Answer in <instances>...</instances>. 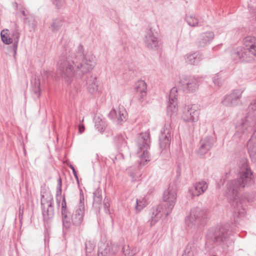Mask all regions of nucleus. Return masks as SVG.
<instances>
[{"mask_svg":"<svg viewBox=\"0 0 256 256\" xmlns=\"http://www.w3.org/2000/svg\"><path fill=\"white\" fill-rule=\"evenodd\" d=\"M96 64V58L94 54L92 52L84 54V47L80 44L76 54L69 51L65 58L60 57L58 63V72L64 78H80L90 72Z\"/></svg>","mask_w":256,"mask_h":256,"instance_id":"obj_1","label":"nucleus"},{"mask_svg":"<svg viewBox=\"0 0 256 256\" xmlns=\"http://www.w3.org/2000/svg\"><path fill=\"white\" fill-rule=\"evenodd\" d=\"M230 232L228 224L217 226L209 230L206 238V246L209 250L218 248L225 249L228 246Z\"/></svg>","mask_w":256,"mask_h":256,"instance_id":"obj_2","label":"nucleus"},{"mask_svg":"<svg viewBox=\"0 0 256 256\" xmlns=\"http://www.w3.org/2000/svg\"><path fill=\"white\" fill-rule=\"evenodd\" d=\"M176 192L174 186H170L168 190L164 192L162 198L166 204L152 209L151 226L158 222V218L163 216L166 218L171 212L176 204Z\"/></svg>","mask_w":256,"mask_h":256,"instance_id":"obj_3","label":"nucleus"},{"mask_svg":"<svg viewBox=\"0 0 256 256\" xmlns=\"http://www.w3.org/2000/svg\"><path fill=\"white\" fill-rule=\"evenodd\" d=\"M240 189V179L232 180L227 184L226 195L228 198L232 201V206L234 209V220L235 224H239L240 221V198L239 190Z\"/></svg>","mask_w":256,"mask_h":256,"instance_id":"obj_4","label":"nucleus"},{"mask_svg":"<svg viewBox=\"0 0 256 256\" xmlns=\"http://www.w3.org/2000/svg\"><path fill=\"white\" fill-rule=\"evenodd\" d=\"M207 211L200 208H194L190 212V214L186 216V224L190 228H196L202 224L207 218Z\"/></svg>","mask_w":256,"mask_h":256,"instance_id":"obj_5","label":"nucleus"},{"mask_svg":"<svg viewBox=\"0 0 256 256\" xmlns=\"http://www.w3.org/2000/svg\"><path fill=\"white\" fill-rule=\"evenodd\" d=\"M137 144L139 148L143 151V153L140 156L139 165L145 166L150 160V157L148 149L150 146V135L149 133L144 132L140 134L137 138Z\"/></svg>","mask_w":256,"mask_h":256,"instance_id":"obj_6","label":"nucleus"},{"mask_svg":"<svg viewBox=\"0 0 256 256\" xmlns=\"http://www.w3.org/2000/svg\"><path fill=\"white\" fill-rule=\"evenodd\" d=\"M256 125V99L252 101L248 108V112L241 122V132H250Z\"/></svg>","mask_w":256,"mask_h":256,"instance_id":"obj_7","label":"nucleus"},{"mask_svg":"<svg viewBox=\"0 0 256 256\" xmlns=\"http://www.w3.org/2000/svg\"><path fill=\"white\" fill-rule=\"evenodd\" d=\"M254 182V176L248 164V160L242 158L241 160V188H250Z\"/></svg>","mask_w":256,"mask_h":256,"instance_id":"obj_8","label":"nucleus"},{"mask_svg":"<svg viewBox=\"0 0 256 256\" xmlns=\"http://www.w3.org/2000/svg\"><path fill=\"white\" fill-rule=\"evenodd\" d=\"M41 204L44 220L48 221L54 216V202L51 195L41 194Z\"/></svg>","mask_w":256,"mask_h":256,"instance_id":"obj_9","label":"nucleus"},{"mask_svg":"<svg viewBox=\"0 0 256 256\" xmlns=\"http://www.w3.org/2000/svg\"><path fill=\"white\" fill-rule=\"evenodd\" d=\"M172 120H168L166 121L162 130L159 138L160 146L162 150H166L170 148L172 139Z\"/></svg>","mask_w":256,"mask_h":256,"instance_id":"obj_10","label":"nucleus"},{"mask_svg":"<svg viewBox=\"0 0 256 256\" xmlns=\"http://www.w3.org/2000/svg\"><path fill=\"white\" fill-rule=\"evenodd\" d=\"M144 42L145 46L148 49L153 50H157L160 44L157 34L154 33V30L150 27H148L146 30Z\"/></svg>","mask_w":256,"mask_h":256,"instance_id":"obj_11","label":"nucleus"},{"mask_svg":"<svg viewBox=\"0 0 256 256\" xmlns=\"http://www.w3.org/2000/svg\"><path fill=\"white\" fill-rule=\"evenodd\" d=\"M84 210V196L82 194H80L78 207L76 208L70 217L71 222L76 226H80L83 221Z\"/></svg>","mask_w":256,"mask_h":256,"instance_id":"obj_12","label":"nucleus"},{"mask_svg":"<svg viewBox=\"0 0 256 256\" xmlns=\"http://www.w3.org/2000/svg\"><path fill=\"white\" fill-rule=\"evenodd\" d=\"M198 79L194 77H186L180 79L178 86L183 91L192 92L196 91L198 88Z\"/></svg>","mask_w":256,"mask_h":256,"instance_id":"obj_13","label":"nucleus"},{"mask_svg":"<svg viewBox=\"0 0 256 256\" xmlns=\"http://www.w3.org/2000/svg\"><path fill=\"white\" fill-rule=\"evenodd\" d=\"M256 39L252 36H248L243 40L244 45L245 46L244 52L241 50V61L244 60V55L250 54L256 56Z\"/></svg>","mask_w":256,"mask_h":256,"instance_id":"obj_14","label":"nucleus"},{"mask_svg":"<svg viewBox=\"0 0 256 256\" xmlns=\"http://www.w3.org/2000/svg\"><path fill=\"white\" fill-rule=\"evenodd\" d=\"M199 112L195 105L186 106L184 111L182 119L185 122H195L198 120Z\"/></svg>","mask_w":256,"mask_h":256,"instance_id":"obj_15","label":"nucleus"},{"mask_svg":"<svg viewBox=\"0 0 256 256\" xmlns=\"http://www.w3.org/2000/svg\"><path fill=\"white\" fill-rule=\"evenodd\" d=\"M240 102V90H235L224 96L222 103L226 106H235Z\"/></svg>","mask_w":256,"mask_h":256,"instance_id":"obj_16","label":"nucleus"},{"mask_svg":"<svg viewBox=\"0 0 256 256\" xmlns=\"http://www.w3.org/2000/svg\"><path fill=\"white\" fill-rule=\"evenodd\" d=\"M108 116L119 124L126 120L127 112L123 106H119L116 109L112 108L109 112Z\"/></svg>","mask_w":256,"mask_h":256,"instance_id":"obj_17","label":"nucleus"},{"mask_svg":"<svg viewBox=\"0 0 256 256\" xmlns=\"http://www.w3.org/2000/svg\"><path fill=\"white\" fill-rule=\"evenodd\" d=\"M177 94L178 88L176 87L172 88L170 92L169 100L168 104V112L170 115L176 112L177 107Z\"/></svg>","mask_w":256,"mask_h":256,"instance_id":"obj_18","label":"nucleus"},{"mask_svg":"<svg viewBox=\"0 0 256 256\" xmlns=\"http://www.w3.org/2000/svg\"><path fill=\"white\" fill-rule=\"evenodd\" d=\"M208 184L204 180L194 183L189 188V192L192 196H198L204 193L208 190Z\"/></svg>","mask_w":256,"mask_h":256,"instance_id":"obj_19","label":"nucleus"},{"mask_svg":"<svg viewBox=\"0 0 256 256\" xmlns=\"http://www.w3.org/2000/svg\"><path fill=\"white\" fill-rule=\"evenodd\" d=\"M215 142L214 138L212 136H208L202 138L197 152L200 155L206 154L212 148Z\"/></svg>","mask_w":256,"mask_h":256,"instance_id":"obj_20","label":"nucleus"},{"mask_svg":"<svg viewBox=\"0 0 256 256\" xmlns=\"http://www.w3.org/2000/svg\"><path fill=\"white\" fill-rule=\"evenodd\" d=\"M214 34L212 32H208L200 34L198 38V46L204 48L214 38Z\"/></svg>","mask_w":256,"mask_h":256,"instance_id":"obj_21","label":"nucleus"},{"mask_svg":"<svg viewBox=\"0 0 256 256\" xmlns=\"http://www.w3.org/2000/svg\"><path fill=\"white\" fill-rule=\"evenodd\" d=\"M135 89L139 96V100L142 102L146 95L147 88L146 82L144 80L138 81L136 84Z\"/></svg>","mask_w":256,"mask_h":256,"instance_id":"obj_22","label":"nucleus"},{"mask_svg":"<svg viewBox=\"0 0 256 256\" xmlns=\"http://www.w3.org/2000/svg\"><path fill=\"white\" fill-rule=\"evenodd\" d=\"M186 62L190 65L197 64L202 58L198 52L186 54L184 56Z\"/></svg>","mask_w":256,"mask_h":256,"instance_id":"obj_23","label":"nucleus"},{"mask_svg":"<svg viewBox=\"0 0 256 256\" xmlns=\"http://www.w3.org/2000/svg\"><path fill=\"white\" fill-rule=\"evenodd\" d=\"M247 149L252 158H256V132H255L247 143Z\"/></svg>","mask_w":256,"mask_h":256,"instance_id":"obj_24","label":"nucleus"},{"mask_svg":"<svg viewBox=\"0 0 256 256\" xmlns=\"http://www.w3.org/2000/svg\"><path fill=\"white\" fill-rule=\"evenodd\" d=\"M64 23V17L62 16H58L52 19L50 28L53 32H56L60 29Z\"/></svg>","mask_w":256,"mask_h":256,"instance_id":"obj_25","label":"nucleus"},{"mask_svg":"<svg viewBox=\"0 0 256 256\" xmlns=\"http://www.w3.org/2000/svg\"><path fill=\"white\" fill-rule=\"evenodd\" d=\"M40 80L36 77L32 80V96L34 98H38L40 96Z\"/></svg>","mask_w":256,"mask_h":256,"instance_id":"obj_26","label":"nucleus"},{"mask_svg":"<svg viewBox=\"0 0 256 256\" xmlns=\"http://www.w3.org/2000/svg\"><path fill=\"white\" fill-rule=\"evenodd\" d=\"M87 88L88 92L94 94L98 91V84L96 78L95 76H91L86 80Z\"/></svg>","mask_w":256,"mask_h":256,"instance_id":"obj_27","label":"nucleus"},{"mask_svg":"<svg viewBox=\"0 0 256 256\" xmlns=\"http://www.w3.org/2000/svg\"><path fill=\"white\" fill-rule=\"evenodd\" d=\"M118 248L117 245L114 244L109 245L106 244L105 248L104 250L100 248L98 251V256H106L108 254H114L118 251Z\"/></svg>","mask_w":256,"mask_h":256,"instance_id":"obj_28","label":"nucleus"},{"mask_svg":"<svg viewBox=\"0 0 256 256\" xmlns=\"http://www.w3.org/2000/svg\"><path fill=\"white\" fill-rule=\"evenodd\" d=\"M63 226L66 228H68L71 226L70 214L68 208L61 210Z\"/></svg>","mask_w":256,"mask_h":256,"instance_id":"obj_29","label":"nucleus"},{"mask_svg":"<svg viewBox=\"0 0 256 256\" xmlns=\"http://www.w3.org/2000/svg\"><path fill=\"white\" fill-rule=\"evenodd\" d=\"M228 51L232 61L234 64L238 63L240 60V48L238 46L230 48Z\"/></svg>","mask_w":256,"mask_h":256,"instance_id":"obj_30","label":"nucleus"},{"mask_svg":"<svg viewBox=\"0 0 256 256\" xmlns=\"http://www.w3.org/2000/svg\"><path fill=\"white\" fill-rule=\"evenodd\" d=\"M10 38H12V49L14 50V55L16 56V50L20 39V33L18 32V30L16 29L12 30L11 34V36Z\"/></svg>","mask_w":256,"mask_h":256,"instance_id":"obj_31","label":"nucleus"},{"mask_svg":"<svg viewBox=\"0 0 256 256\" xmlns=\"http://www.w3.org/2000/svg\"><path fill=\"white\" fill-rule=\"evenodd\" d=\"M198 253L197 246L194 242H189L182 256H194Z\"/></svg>","mask_w":256,"mask_h":256,"instance_id":"obj_32","label":"nucleus"},{"mask_svg":"<svg viewBox=\"0 0 256 256\" xmlns=\"http://www.w3.org/2000/svg\"><path fill=\"white\" fill-rule=\"evenodd\" d=\"M102 190L96 188L93 192V204L96 207L100 208L102 202Z\"/></svg>","mask_w":256,"mask_h":256,"instance_id":"obj_33","label":"nucleus"},{"mask_svg":"<svg viewBox=\"0 0 256 256\" xmlns=\"http://www.w3.org/2000/svg\"><path fill=\"white\" fill-rule=\"evenodd\" d=\"M114 142L118 148H124L126 146V136L124 134L118 135L114 138Z\"/></svg>","mask_w":256,"mask_h":256,"instance_id":"obj_34","label":"nucleus"},{"mask_svg":"<svg viewBox=\"0 0 256 256\" xmlns=\"http://www.w3.org/2000/svg\"><path fill=\"white\" fill-rule=\"evenodd\" d=\"M256 200V192H252L250 193H245L241 195V204L242 202H250Z\"/></svg>","mask_w":256,"mask_h":256,"instance_id":"obj_35","label":"nucleus"},{"mask_svg":"<svg viewBox=\"0 0 256 256\" xmlns=\"http://www.w3.org/2000/svg\"><path fill=\"white\" fill-rule=\"evenodd\" d=\"M128 172H130V176L132 177V181L137 180L141 176V172L139 168H130L128 170Z\"/></svg>","mask_w":256,"mask_h":256,"instance_id":"obj_36","label":"nucleus"},{"mask_svg":"<svg viewBox=\"0 0 256 256\" xmlns=\"http://www.w3.org/2000/svg\"><path fill=\"white\" fill-rule=\"evenodd\" d=\"M122 250L125 256H134L136 252V248H131L129 245H124Z\"/></svg>","mask_w":256,"mask_h":256,"instance_id":"obj_37","label":"nucleus"},{"mask_svg":"<svg viewBox=\"0 0 256 256\" xmlns=\"http://www.w3.org/2000/svg\"><path fill=\"white\" fill-rule=\"evenodd\" d=\"M94 120L96 129L100 132H104L105 127L104 122L99 118L96 117L94 118Z\"/></svg>","mask_w":256,"mask_h":256,"instance_id":"obj_38","label":"nucleus"},{"mask_svg":"<svg viewBox=\"0 0 256 256\" xmlns=\"http://www.w3.org/2000/svg\"><path fill=\"white\" fill-rule=\"evenodd\" d=\"M146 204V201L144 198L137 199L136 201V210L137 212H140Z\"/></svg>","mask_w":256,"mask_h":256,"instance_id":"obj_39","label":"nucleus"},{"mask_svg":"<svg viewBox=\"0 0 256 256\" xmlns=\"http://www.w3.org/2000/svg\"><path fill=\"white\" fill-rule=\"evenodd\" d=\"M186 19L188 25L192 26H198V20L194 16H187Z\"/></svg>","mask_w":256,"mask_h":256,"instance_id":"obj_40","label":"nucleus"},{"mask_svg":"<svg viewBox=\"0 0 256 256\" xmlns=\"http://www.w3.org/2000/svg\"><path fill=\"white\" fill-rule=\"evenodd\" d=\"M95 247V243L93 240H86L85 242V250L86 254L90 253Z\"/></svg>","mask_w":256,"mask_h":256,"instance_id":"obj_41","label":"nucleus"},{"mask_svg":"<svg viewBox=\"0 0 256 256\" xmlns=\"http://www.w3.org/2000/svg\"><path fill=\"white\" fill-rule=\"evenodd\" d=\"M0 36L4 44H9L12 43V38H10V37H8V36H7V33H5L4 30H2L1 32Z\"/></svg>","mask_w":256,"mask_h":256,"instance_id":"obj_42","label":"nucleus"},{"mask_svg":"<svg viewBox=\"0 0 256 256\" xmlns=\"http://www.w3.org/2000/svg\"><path fill=\"white\" fill-rule=\"evenodd\" d=\"M51 1L58 9L61 8L65 4V0H51Z\"/></svg>","mask_w":256,"mask_h":256,"instance_id":"obj_43","label":"nucleus"},{"mask_svg":"<svg viewBox=\"0 0 256 256\" xmlns=\"http://www.w3.org/2000/svg\"><path fill=\"white\" fill-rule=\"evenodd\" d=\"M213 82L214 85L218 86H220L222 85V80L219 74H217L216 76L213 78Z\"/></svg>","mask_w":256,"mask_h":256,"instance_id":"obj_44","label":"nucleus"},{"mask_svg":"<svg viewBox=\"0 0 256 256\" xmlns=\"http://www.w3.org/2000/svg\"><path fill=\"white\" fill-rule=\"evenodd\" d=\"M110 200L108 198H104V207L106 213V214H110Z\"/></svg>","mask_w":256,"mask_h":256,"instance_id":"obj_45","label":"nucleus"},{"mask_svg":"<svg viewBox=\"0 0 256 256\" xmlns=\"http://www.w3.org/2000/svg\"><path fill=\"white\" fill-rule=\"evenodd\" d=\"M62 180L60 178H59L58 180V188L56 192V196H60L62 193Z\"/></svg>","mask_w":256,"mask_h":256,"instance_id":"obj_46","label":"nucleus"},{"mask_svg":"<svg viewBox=\"0 0 256 256\" xmlns=\"http://www.w3.org/2000/svg\"><path fill=\"white\" fill-rule=\"evenodd\" d=\"M65 208H67V207H66V203L65 196H64V195L63 198H62V202L61 210L65 209Z\"/></svg>","mask_w":256,"mask_h":256,"instance_id":"obj_47","label":"nucleus"},{"mask_svg":"<svg viewBox=\"0 0 256 256\" xmlns=\"http://www.w3.org/2000/svg\"><path fill=\"white\" fill-rule=\"evenodd\" d=\"M70 168L72 170L73 174L75 178H76L78 182V176L77 175L76 170L74 166L70 164Z\"/></svg>","mask_w":256,"mask_h":256,"instance_id":"obj_48","label":"nucleus"},{"mask_svg":"<svg viewBox=\"0 0 256 256\" xmlns=\"http://www.w3.org/2000/svg\"><path fill=\"white\" fill-rule=\"evenodd\" d=\"M43 74L44 76L48 78L49 76H52V72L48 70H44Z\"/></svg>","mask_w":256,"mask_h":256,"instance_id":"obj_49","label":"nucleus"},{"mask_svg":"<svg viewBox=\"0 0 256 256\" xmlns=\"http://www.w3.org/2000/svg\"><path fill=\"white\" fill-rule=\"evenodd\" d=\"M240 134L238 132L235 133L234 136H233V140L235 141H238L240 140Z\"/></svg>","mask_w":256,"mask_h":256,"instance_id":"obj_50","label":"nucleus"},{"mask_svg":"<svg viewBox=\"0 0 256 256\" xmlns=\"http://www.w3.org/2000/svg\"><path fill=\"white\" fill-rule=\"evenodd\" d=\"M84 130V124H80L79 126L78 131L80 134L83 132Z\"/></svg>","mask_w":256,"mask_h":256,"instance_id":"obj_51","label":"nucleus"},{"mask_svg":"<svg viewBox=\"0 0 256 256\" xmlns=\"http://www.w3.org/2000/svg\"><path fill=\"white\" fill-rule=\"evenodd\" d=\"M20 10L22 12V14L24 16H26V12L24 11V8L22 7L20 8Z\"/></svg>","mask_w":256,"mask_h":256,"instance_id":"obj_52","label":"nucleus"},{"mask_svg":"<svg viewBox=\"0 0 256 256\" xmlns=\"http://www.w3.org/2000/svg\"><path fill=\"white\" fill-rule=\"evenodd\" d=\"M246 212L245 208H243L242 206H241V217L244 216V214Z\"/></svg>","mask_w":256,"mask_h":256,"instance_id":"obj_53","label":"nucleus"},{"mask_svg":"<svg viewBox=\"0 0 256 256\" xmlns=\"http://www.w3.org/2000/svg\"><path fill=\"white\" fill-rule=\"evenodd\" d=\"M251 14L252 15V16L254 18V19L256 20V11H252L251 12Z\"/></svg>","mask_w":256,"mask_h":256,"instance_id":"obj_54","label":"nucleus"},{"mask_svg":"<svg viewBox=\"0 0 256 256\" xmlns=\"http://www.w3.org/2000/svg\"><path fill=\"white\" fill-rule=\"evenodd\" d=\"M14 6L16 7V8H18V4L17 3L15 2L14 4Z\"/></svg>","mask_w":256,"mask_h":256,"instance_id":"obj_55","label":"nucleus"},{"mask_svg":"<svg viewBox=\"0 0 256 256\" xmlns=\"http://www.w3.org/2000/svg\"><path fill=\"white\" fill-rule=\"evenodd\" d=\"M141 228V226H140L138 228V234H140V228Z\"/></svg>","mask_w":256,"mask_h":256,"instance_id":"obj_56","label":"nucleus"}]
</instances>
